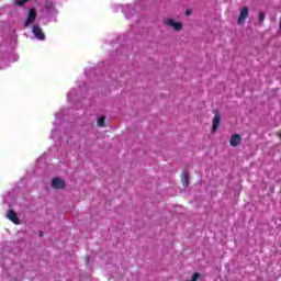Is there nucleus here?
I'll return each mask as SVG.
<instances>
[{
    "instance_id": "obj_1",
    "label": "nucleus",
    "mask_w": 281,
    "mask_h": 281,
    "mask_svg": "<svg viewBox=\"0 0 281 281\" xmlns=\"http://www.w3.org/2000/svg\"><path fill=\"white\" fill-rule=\"evenodd\" d=\"M36 21V9H30L29 15L24 22V27H30Z\"/></svg>"
},
{
    "instance_id": "obj_2",
    "label": "nucleus",
    "mask_w": 281,
    "mask_h": 281,
    "mask_svg": "<svg viewBox=\"0 0 281 281\" xmlns=\"http://www.w3.org/2000/svg\"><path fill=\"white\" fill-rule=\"evenodd\" d=\"M32 33L37 41H45V33H43V29L38 24L33 25Z\"/></svg>"
},
{
    "instance_id": "obj_3",
    "label": "nucleus",
    "mask_w": 281,
    "mask_h": 281,
    "mask_svg": "<svg viewBox=\"0 0 281 281\" xmlns=\"http://www.w3.org/2000/svg\"><path fill=\"white\" fill-rule=\"evenodd\" d=\"M5 217L11 221V223H14V225H21V220L19 218V215L12 210L7 211Z\"/></svg>"
},
{
    "instance_id": "obj_4",
    "label": "nucleus",
    "mask_w": 281,
    "mask_h": 281,
    "mask_svg": "<svg viewBox=\"0 0 281 281\" xmlns=\"http://www.w3.org/2000/svg\"><path fill=\"white\" fill-rule=\"evenodd\" d=\"M249 16V9L247 7L241 8L239 19L237 21L238 25H245V21Z\"/></svg>"
},
{
    "instance_id": "obj_5",
    "label": "nucleus",
    "mask_w": 281,
    "mask_h": 281,
    "mask_svg": "<svg viewBox=\"0 0 281 281\" xmlns=\"http://www.w3.org/2000/svg\"><path fill=\"white\" fill-rule=\"evenodd\" d=\"M166 25L175 30L176 32H180L183 29V24L181 22H177L175 20H167L165 21Z\"/></svg>"
},
{
    "instance_id": "obj_6",
    "label": "nucleus",
    "mask_w": 281,
    "mask_h": 281,
    "mask_svg": "<svg viewBox=\"0 0 281 281\" xmlns=\"http://www.w3.org/2000/svg\"><path fill=\"white\" fill-rule=\"evenodd\" d=\"M65 186L66 183L65 180H63V178H54L52 181V188H54L55 190H63Z\"/></svg>"
},
{
    "instance_id": "obj_7",
    "label": "nucleus",
    "mask_w": 281,
    "mask_h": 281,
    "mask_svg": "<svg viewBox=\"0 0 281 281\" xmlns=\"http://www.w3.org/2000/svg\"><path fill=\"white\" fill-rule=\"evenodd\" d=\"M241 140H243V138L240 137L239 134H234L231 136L229 144H231V146H233V148H236V146H238Z\"/></svg>"
},
{
    "instance_id": "obj_8",
    "label": "nucleus",
    "mask_w": 281,
    "mask_h": 281,
    "mask_svg": "<svg viewBox=\"0 0 281 281\" xmlns=\"http://www.w3.org/2000/svg\"><path fill=\"white\" fill-rule=\"evenodd\" d=\"M218 126H221V114L216 113L213 117V133L218 131Z\"/></svg>"
},
{
    "instance_id": "obj_9",
    "label": "nucleus",
    "mask_w": 281,
    "mask_h": 281,
    "mask_svg": "<svg viewBox=\"0 0 281 281\" xmlns=\"http://www.w3.org/2000/svg\"><path fill=\"white\" fill-rule=\"evenodd\" d=\"M181 182H182L184 188H188V186H190V177L188 176V172L184 171L182 173Z\"/></svg>"
},
{
    "instance_id": "obj_10",
    "label": "nucleus",
    "mask_w": 281,
    "mask_h": 281,
    "mask_svg": "<svg viewBox=\"0 0 281 281\" xmlns=\"http://www.w3.org/2000/svg\"><path fill=\"white\" fill-rule=\"evenodd\" d=\"M76 89H71L67 94V100H69V102H74V100H76Z\"/></svg>"
},
{
    "instance_id": "obj_11",
    "label": "nucleus",
    "mask_w": 281,
    "mask_h": 281,
    "mask_svg": "<svg viewBox=\"0 0 281 281\" xmlns=\"http://www.w3.org/2000/svg\"><path fill=\"white\" fill-rule=\"evenodd\" d=\"M199 280H201V273L195 272L192 274L191 280H186V281H199Z\"/></svg>"
},
{
    "instance_id": "obj_12",
    "label": "nucleus",
    "mask_w": 281,
    "mask_h": 281,
    "mask_svg": "<svg viewBox=\"0 0 281 281\" xmlns=\"http://www.w3.org/2000/svg\"><path fill=\"white\" fill-rule=\"evenodd\" d=\"M104 120H105L104 116L99 117L97 121L98 126H101V127L104 126Z\"/></svg>"
},
{
    "instance_id": "obj_13",
    "label": "nucleus",
    "mask_w": 281,
    "mask_h": 281,
    "mask_svg": "<svg viewBox=\"0 0 281 281\" xmlns=\"http://www.w3.org/2000/svg\"><path fill=\"white\" fill-rule=\"evenodd\" d=\"M29 0H14L15 5H24Z\"/></svg>"
},
{
    "instance_id": "obj_14",
    "label": "nucleus",
    "mask_w": 281,
    "mask_h": 281,
    "mask_svg": "<svg viewBox=\"0 0 281 281\" xmlns=\"http://www.w3.org/2000/svg\"><path fill=\"white\" fill-rule=\"evenodd\" d=\"M259 22L260 23L265 22V13L263 12L259 13Z\"/></svg>"
},
{
    "instance_id": "obj_15",
    "label": "nucleus",
    "mask_w": 281,
    "mask_h": 281,
    "mask_svg": "<svg viewBox=\"0 0 281 281\" xmlns=\"http://www.w3.org/2000/svg\"><path fill=\"white\" fill-rule=\"evenodd\" d=\"M50 137H52L53 139H56V130H53V131H52Z\"/></svg>"
},
{
    "instance_id": "obj_16",
    "label": "nucleus",
    "mask_w": 281,
    "mask_h": 281,
    "mask_svg": "<svg viewBox=\"0 0 281 281\" xmlns=\"http://www.w3.org/2000/svg\"><path fill=\"white\" fill-rule=\"evenodd\" d=\"M187 16L190 14V10L186 11Z\"/></svg>"
},
{
    "instance_id": "obj_17",
    "label": "nucleus",
    "mask_w": 281,
    "mask_h": 281,
    "mask_svg": "<svg viewBox=\"0 0 281 281\" xmlns=\"http://www.w3.org/2000/svg\"><path fill=\"white\" fill-rule=\"evenodd\" d=\"M47 8H52V4H47Z\"/></svg>"
},
{
    "instance_id": "obj_18",
    "label": "nucleus",
    "mask_w": 281,
    "mask_h": 281,
    "mask_svg": "<svg viewBox=\"0 0 281 281\" xmlns=\"http://www.w3.org/2000/svg\"><path fill=\"white\" fill-rule=\"evenodd\" d=\"M40 236H43V232H40Z\"/></svg>"
}]
</instances>
